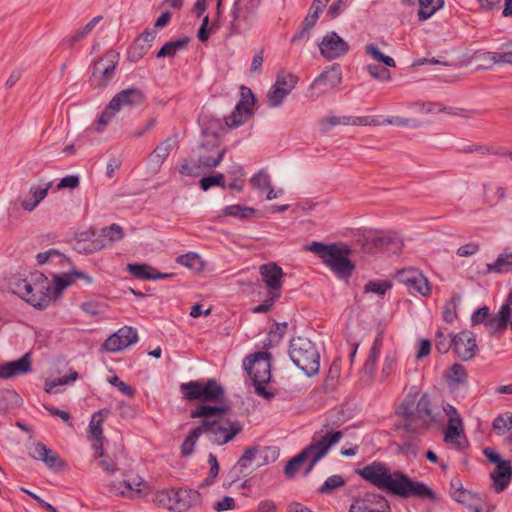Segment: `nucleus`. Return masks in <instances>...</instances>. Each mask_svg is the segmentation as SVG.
I'll return each mask as SVG.
<instances>
[{
    "label": "nucleus",
    "mask_w": 512,
    "mask_h": 512,
    "mask_svg": "<svg viewBox=\"0 0 512 512\" xmlns=\"http://www.w3.org/2000/svg\"><path fill=\"white\" fill-rule=\"evenodd\" d=\"M78 378V373L76 371L71 372L68 376L60 377L58 379L47 380L45 382V391L47 393H58L56 387L66 385L71 381H75Z\"/></svg>",
    "instance_id": "nucleus-42"
},
{
    "label": "nucleus",
    "mask_w": 512,
    "mask_h": 512,
    "mask_svg": "<svg viewBox=\"0 0 512 512\" xmlns=\"http://www.w3.org/2000/svg\"><path fill=\"white\" fill-rule=\"evenodd\" d=\"M366 245L369 248H375L388 254H397L402 250L403 243L395 233L378 232L366 237Z\"/></svg>",
    "instance_id": "nucleus-16"
},
{
    "label": "nucleus",
    "mask_w": 512,
    "mask_h": 512,
    "mask_svg": "<svg viewBox=\"0 0 512 512\" xmlns=\"http://www.w3.org/2000/svg\"><path fill=\"white\" fill-rule=\"evenodd\" d=\"M251 183L254 187L260 190L270 188L271 182L269 175L263 170L259 171L251 178Z\"/></svg>",
    "instance_id": "nucleus-55"
},
{
    "label": "nucleus",
    "mask_w": 512,
    "mask_h": 512,
    "mask_svg": "<svg viewBox=\"0 0 512 512\" xmlns=\"http://www.w3.org/2000/svg\"><path fill=\"white\" fill-rule=\"evenodd\" d=\"M127 270L137 279L150 280L153 268L146 264H128Z\"/></svg>",
    "instance_id": "nucleus-47"
},
{
    "label": "nucleus",
    "mask_w": 512,
    "mask_h": 512,
    "mask_svg": "<svg viewBox=\"0 0 512 512\" xmlns=\"http://www.w3.org/2000/svg\"><path fill=\"white\" fill-rule=\"evenodd\" d=\"M454 351L463 361H469L475 357L478 351L476 338L470 331H462L453 336Z\"/></svg>",
    "instance_id": "nucleus-21"
},
{
    "label": "nucleus",
    "mask_w": 512,
    "mask_h": 512,
    "mask_svg": "<svg viewBox=\"0 0 512 512\" xmlns=\"http://www.w3.org/2000/svg\"><path fill=\"white\" fill-rule=\"evenodd\" d=\"M230 411L227 405L211 406L200 404L191 411V418H202L201 424L194 428L185 438L181 446V454L190 456L194 446L201 435L216 445H223L231 441L242 431L238 421H223L224 415Z\"/></svg>",
    "instance_id": "nucleus-1"
},
{
    "label": "nucleus",
    "mask_w": 512,
    "mask_h": 512,
    "mask_svg": "<svg viewBox=\"0 0 512 512\" xmlns=\"http://www.w3.org/2000/svg\"><path fill=\"white\" fill-rule=\"evenodd\" d=\"M51 451H52V449L47 447L42 442H37V443L33 444L32 448H31V450L29 452V455L33 459L40 460L43 463H45V459L48 458V456L50 455Z\"/></svg>",
    "instance_id": "nucleus-49"
},
{
    "label": "nucleus",
    "mask_w": 512,
    "mask_h": 512,
    "mask_svg": "<svg viewBox=\"0 0 512 512\" xmlns=\"http://www.w3.org/2000/svg\"><path fill=\"white\" fill-rule=\"evenodd\" d=\"M369 75L377 80L388 81L391 78L389 70L376 64L367 65Z\"/></svg>",
    "instance_id": "nucleus-54"
},
{
    "label": "nucleus",
    "mask_w": 512,
    "mask_h": 512,
    "mask_svg": "<svg viewBox=\"0 0 512 512\" xmlns=\"http://www.w3.org/2000/svg\"><path fill=\"white\" fill-rule=\"evenodd\" d=\"M189 42H190L189 37H183V38L177 39L175 41H168L157 52L156 56L158 58L173 57L177 54V52L185 50L187 48Z\"/></svg>",
    "instance_id": "nucleus-29"
},
{
    "label": "nucleus",
    "mask_w": 512,
    "mask_h": 512,
    "mask_svg": "<svg viewBox=\"0 0 512 512\" xmlns=\"http://www.w3.org/2000/svg\"><path fill=\"white\" fill-rule=\"evenodd\" d=\"M268 295H269L268 299H266L262 304L257 305V306L252 308V311L254 313H266V312H268L272 308V306L275 303V301L277 299H279V297H280L279 295H274V294H268Z\"/></svg>",
    "instance_id": "nucleus-62"
},
{
    "label": "nucleus",
    "mask_w": 512,
    "mask_h": 512,
    "mask_svg": "<svg viewBox=\"0 0 512 512\" xmlns=\"http://www.w3.org/2000/svg\"><path fill=\"white\" fill-rule=\"evenodd\" d=\"M2 366L4 372V379L24 375L31 371V358L30 355L26 353L20 359L7 362Z\"/></svg>",
    "instance_id": "nucleus-25"
},
{
    "label": "nucleus",
    "mask_w": 512,
    "mask_h": 512,
    "mask_svg": "<svg viewBox=\"0 0 512 512\" xmlns=\"http://www.w3.org/2000/svg\"><path fill=\"white\" fill-rule=\"evenodd\" d=\"M320 54L327 60L344 56L349 51L348 43L336 32L327 33L319 43Z\"/></svg>",
    "instance_id": "nucleus-15"
},
{
    "label": "nucleus",
    "mask_w": 512,
    "mask_h": 512,
    "mask_svg": "<svg viewBox=\"0 0 512 512\" xmlns=\"http://www.w3.org/2000/svg\"><path fill=\"white\" fill-rule=\"evenodd\" d=\"M72 273L54 276L55 287H52L51 295L57 296L72 283Z\"/></svg>",
    "instance_id": "nucleus-53"
},
{
    "label": "nucleus",
    "mask_w": 512,
    "mask_h": 512,
    "mask_svg": "<svg viewBox=\"0 0 512 512\" xmlns=\"http://www.w3.org/2000/svg\"><path fill=\"white\" fill-rule=\"evenodd\" d=\"M447 378L450 382L463 384L467 381V372L463 365L459 363L453 364L448 371Z\"/></svg>",
    "instance_id": "nucleus-45"
},
{
    "label": "nucleus",
    "mask_w": 512,
    "mask_h": 512,
    "mask_svg": "<svg viewBox=\"0 0 512 512\" xmlns=\"http://www.w3.org/2000/svg\"><path fill=\"white\" fill-rule=\"evenodd\" d=\"M256 213L257 211L255 209L241 205H230L224 209V214L226 216L237 217L240 219H248Z\"/></svg>",
    "instance_id": "nucleus-40"
},
{
    "label": "nucleus",
    "mask_w": 512,
    "mask_h": 512,
    "mask_svg": "<svg viewBox=\"0 0 512 512\" xmlns=\"http://www.w3.org/2000/svg\"><path fill=\"white\" fill-rule=\"evenodd\" d=\"M491 479L493 480V486L497 493L505 490L512 479V466L510 461L506 460L496 465L493 472H491Z\"/></svg>",
    "instance_id": "nucleus-24"
},
{
    "label": "nucleus",
    "mask_w": 512,
    "mask_h": 512,
    "mask_svg": "<svg viewBox=\"0 0 512 512\" xmlns=\"http://www.w3.org/2000/svg\"><path fill=\"white\" fill-rule=\"evenodd\" d=\"M298 82V77L292 73L280 72L276 77L274 85L290 93Z\"/></svg>",
    "instance_id": "nucleus-37"
},
{
    "label": "nucleus",
    "mask_w": 512,
    "mask_h": 512,
    "mask_svg": "<svg viewBox=\"0 0 512 512\" xmlns=\"http://www.w3.org/2000/svg\"><path fill=\"white\" fill-rule=\"evenodd\" d=\"M138 341L136 329L125 326L109 336L103 343V348L108 352H119Z\"/></svg>",
    "instance_id": "nucleus-18"
},
{
    "label": "nucleus",
    "mask_w": 512,
    "mask_h": 512,
    "mask_svg": "<svg viewBox=\"0 0 512 512\" xmlns=\"http://www.w3.org/2000/svg\"><path fill=\"white\" fill-rule=\"evenodd\" d=\"M174 141L167 138L156 146L148 156V165L152 172H158L173 149Z\"/></svg>",
    "instance_id": "nucleus-23"
},
{
    "label": "nucleus",
    "mask_w": 512,
    "mask_h": 512,
    "mask_svg": "<svg viewBox=\"0 0 512 512\" xmlns=\"http://www.w3.org/2000/svg\"><path fill=\"white\" fill-rule=\"evenodd\" d=\"M260 0H235L231 10L229 31L231 35H239L252 28L256 21Z\"/></svg>",
    "instance_id": "nucleus-10"
},
{
    "label": "nucleus",
    "mask_w": 512,
    "mask_h": 512,
    "mask_svg": "<svg viewBox=\"0 0 512 512\" xmlns=\"http://www.w3.org/2000/svg\"><path fill=\"white\" fill-rule=\"evenodd\" d=\"M486 267L489 273L504 274L512 272V253L498 255L496 261L488 263Z\"/></svg>",
    "instance_id": "nucleus-30"
},
{
    "label": "nucleus",
    "mask_w": 512,
    "mask_h": 512,
    "mask_svg": "<svg viewBox=\"0 0 512 512\" xmlns=\"http://www.w3.org/2000/svg\"><path fill=\"white\" fill-rule=\"evenodd\" d=\"M322 133H328L334 126L339 125V117L330 115L322 118L319 122Z\"/></svg>",
    "instance_id": "nucleus-63"
},
{
    "label": "nucleus",
    "mask_w": 512,
    "mask_h": 512,
    "mask_svg": "<svg viewBox=\"0 0 512 512\" xmlns=\"http://www.w3.org/2000/svg\"><path fill=\"white\" fill-rule=\"evenodd\" d=\"M460 301L459 295H454L448 301L443 309V320L447 323H452L457 318L458 302Z\"/></svg>",
    "instance_id": "nucleus-46"
},
{
    "label": "nucleus",
    "mask_w": 512,
    "mask_h": 512,
    "mask_svg": "<svg viewBox=\"0 0 512 512\" xmlns=\"http://www.w3.org/2000/svg\"><path fill=\"white\" fill-rule=\"evenodd\" d=\"M342 80L341 72L337 66H332L324 70L318 77L314 79L310 85V90H314L319 86H329L330 88L336 87Z\"/></svg>",
    "instance_id": "nucleus-26"
},
{
    "label": "nucleus",
    "mask_w": 512,
    "mask_h": 512,
    "mask_svg": "<svg viewBox=\"0 0 512 512\" xmlns=\"http://www.w3.org/2000/svg\"><path fill=\"white\" fill-rule=\"evenodd\" d=\"M390 288L389 284L382 281H370L365 285V291L383 295Z\"/></svg>",
    "instance_id": "nucleus-58"
},
{
    "label": "nucleus",
    "mask_w": 512,
    "mask_h": 512,
    "mask_svg": "<svg viewBox=\"0 0 512 512\" xmlns=\"http://www.w3.org/2000/svg\"><path fill=\"white\" fill-rule=\"evenodd\" d=\"M52 286L32 285L27 280H21L17 284L16 293L25 299L29 304L38 309H45L51 301Z\"/></svg>",
    "instance_id": "nucleus-13"
},
{
    "label": "nucleus",
    "mask_w": 512,
    "mask_h": 512,
    "mask_svg": "<svg viewBox=\"0 0 512 512\" xmlns=\"http://www.w3.org/2000/svg\"><path fill=\"white\" fill-rule=\"evenodd\" d=\"M454 347L453 337L445 336L441 330L435 334V347L440 353H447L451 347Z\"/></svg>",
    "instance_id": "nucleus-48"
},
{
    "label": "nucleus",
    "mask_w": 512,
    "mask_h": 512,
    "mask_svg": "<svg viewBox=\"0 0 512 512\" xmlns=\"http://www.w3.org/2000/svg\"><path fill=\"white\" fill-rule=\"evenodd\" d=\"M51 184L45 186H32L29 195L21 202V206L26 211L34 210L37 205L47 196Z\"/></svg>",
    "instance_id": "nucleus-27"
},
{
    "label": "nucleus",
    "mask_w": 512,
    "mask_h": 512,
    "mask_svg": "<svg viewBox=\"0 0 512 512\" xmlns=\"http://www.w3.org/2000/svg\"><path fill=\"white\" fill-rule=\"evenodd\" d=\"M379 354H380V342H379V340H375L370 349L368 358L366 359L365 364L363 366V374L364 375H367L368 377L373 376V374L375 372L376 362H377V358H378Z\"/></svg>",
    "instance_id": "nucleus-34"
},
{
    "label": "nucleus",
    "mask_w": 512,
    "mask_h": 512,
    "mask_svg": "<svg viewBox=\"0 0 512 512\" xmlns=\"http://www.w3.org/2000/svg\"><path fill=\"white\" fill-rule=\"evenodd\" d=\"M212 186L225 187L224 175L222 173L206 176L200 180V187L203 191H207Z\"/></svg>",
    "instance_id": "nucleus-51"
},
{
    "label": "nucleus",
    "mask_w": 512,
    "mask_h": 512,
    "mask_svg": "<svg viewBox=\"0 0 512 512\" xmlns=\"http://www.w3.org/2000/svg\"><path fill=\"white\" fill-rule=\"evenodd\" d=\"M108 382L117 387L124 395L128 396V397H134L135 395V389L132 388L131 386H129L128 384H126L125 382H123L122 380H120V378L118 376H112L108 379Z\"/></svg>",
    "instance_id": "nucleus-57"
},
{
    "label": "nucleus",
    "mask_w": 512,
    "mask_h": 512,
    "mask_svg": "<svg viewBox=\"0 0 512 512\" xmlns=\"http://www.w3.org/2000/svg\"><path fill=\"white\" fill-rule=\"evenodd\" d=\"M240 96V100L237 102L233 112L225 118V124L230 128L241 126L253 114L252 107L255 104V97L251 89L241 86Z\"/></svg>",
    "instance_id": "nucleus-11"
},
{
    "label": "nucleus",
    "mask_w": 512,
    "mask_h": 512,
    "mask_svg": "<svg viewBox=\"0 0 512 512\" xmlns=\"http://www.w3.org/2000/svg\"><path fill=\"white\" fill-rule=\"evenodd\" d=\"M456 502L466 505L468 502L473 500H481L480 496L476 493H473L467 489H464L463 491L456 494L454 497H452Z\"/></svg>",
    "instance_id": "nucleus-60"
},
{
    "label": "nucleus",
    "mask_w": 512,
    "mask_h": 512,
    "mask_svg": "<svg viewBox=\"0 0 512 512\" xmlns=\"http://www.w3.org/2000/svg\"><path fill=\"white\" fill-rule=\"evenodd\" d=\"M444 441L455 446L457 449H464L467 446L460 417H451L449 419L448 426L444 432Z\"/></svg>",
    "instance_id": "nucleus-22"
},
{
    "label": "nucleus",
    "mask_w": 512,
    "mask_h": 512,
    "mask_svg": "<svg viewBox=\"0 0 512 512\" xmlns=\"http://www.w3.org/2000/svg\"><path fill=\"white\" fill-rule=\"evenodd\" d=\"M346 480L338 474L328 477L324 483L318 488L320 494H330L334 490L344 486Z\"/></svg>",
    "instance_id": "nucleus-39"
},
{
    "label": "nucleus",
    "mask_w": 512,
    "mask_h": 512,
    "mask_svg": "<svg viewBox=\"0 0 512 512\" xmlns=\"http://www.w3.org/2000/svg\"><path fill=\"white\" fill-rule=\"evenodd\" d=\"M279 457V450L276 447H264L258 449V466L275 462Z\"/></svg>",
    "instance_id": "nucleus-44"
},
{
    "label": "nucleus",
    "mask_w": 512,
    "mask_h": 512,
    "mask_svg": "<svg viewBox=\"0 0 512 512\" xmlns=\"http://www.w3.org/2000/svg\"><path fill=\"white\" fill-rule=\"evenodd\" d=\"M357 474L379 490L404 499L419 498L432 502L436 493L425 483L417 481L400 470L391 471L386 463L373 461L357 470Z\"/></svg>",
    "instance_id": "nucleus-2"
},
{
    "label": "nucleus",
    "mask_w": 512,
    "mask_h": 512,
    "mask_svg": "<svg viewBox=\"0 0 512 512\" xmlns=\"http://www.w3.org/2000/svg\"><path fill=\"white\" fill-rule=\"evenodd\" d=\"M365 52L371 56L375 61L384 63L387 67H395L396 63L390 56L384 55L377 45L369 43L365 46Z\"/></svg>",
    "instance_id": "nucleus-38"
},
{
    "label": "nucleus",
    "mask_w": 512,
    "mask_h": 512,
    "mask_svg": "<svg viewBox=\"0 0 512 512\" xmlns=\"http://www.w3.org/2000/svg\"><path fill=\"white\" fill-rule=\"evenodd\" d=\"M348 512H391L387 499L380 494L355 498Z\"/></svg>",
    "instance_id": "nucleus-17"
},
{
    "label": "nucleus",
    "mask_w": 512,
    "mask_h": 512,
    "mask_svg": "<svg viewBox=\"0 0 512 512\" xmlns=\"http://www.w3.org/2000/svg\"><path fill=\"white\" fill-rule=\"evenodd\" d=\"M101 236L103 237L102 247H104L108 244L121 240L123 238V229L117 224H112L111 226L102 229Z\"/></svg>",
    "instance_id": "nucleus-35"
},
{
    "label": "nucleus",
    "mask_w": 512,
    "mask_h": 512,
    "mask_svg": "<svg viewBox=\"0 0 512 512\" xmlns=\"http://www.w3.org/2000/svg\"><path fill=\"white\" fill-rule=\"evenodd\" d=\"M79 184H80V180H79L78 176L68 175L60 180V182L57 185V188L58 189H63V188L74 189V188L78 187Z\"/></svg>",
    "instance_id": "nucleus-64"
},
{
    "label": "nucleus",
    "mask_w": 512,
    "mask_h": 512,
    "mask_svg": "<svg viewBox=\"0 0 512 512\" xmlns=\"http://www.w3.org/2000/svg\"><path fill=\"white\" fill-rule=\"evenodd\" d=\"M342 437V431L330 433L328 429H321L316 432L312 442L298 455L288 461L284 469L286 477L293 478L306 461H309V464L305 468L304 475H308L315 464L326 456L330 447L338 443Z\"/></svg>",
    "instance_id": "nucleus-3"
},
{
    "label": "nucleus",
    "mask_w": 512,
    "mask_h": 512,
    "mask_svg": "<svg viewBox=\"0 0 512 512\" xmlns=\"http://www.w3.org/2000/svg\"><path fill=\"white\" fill-rule=\"evenodd\" d=\"M208 463L210 465L209 476L204 480L202 486L210 485L219 473V464L214 454H209Z\"/></svg>",
    "instance_id": "nucleus-56"
},
{
    "label": "nucleus",
    "mask_w": 512,
    "mask_h": 512,
    "mask_svg": "<svg viewBox=\"0 0 512 512\" xmlns=\"http://www.w3.org/2000/svg\"><path fill=\"white\" fill-rule=\"evenodd\" d=\"M119 60V54L108 51L94 66L90 78L93 87H106L114 77V71Z\"/></svg>",
    "instance_id": "nucleus-12"
},
{
    "label": "nucleus",
    "mask_w": 512,
    "mask_h": 512,
    "mask_svg": "<svg viewBox=\"0 0 512 512\" xmlns=\"http://www.w3.org/2000/svg\"><path fill=\"white\" fill-rule=\"evenodd\" d=\"M183 399L187 401H199L202 404L206 402H219L224 396V388L211 378L206 382L190 381L182 383L179 387Z\"/></svg>",
    "instance_id": "nucleus-8"
},
{
    "label": "nucleus",
    "mask_w": 512,
    "mask_h": 512,
    "mask_svg": "<svg viewBox=\"0 0 512 512\" xmlns=\"http://www.w3.org/2000/svg\"><path fill=\"white\" fill-rule=\"evenodd\" d=\"M101 19V16L94 17L82 29L78 30L74 35L67 38L66 41L70 45H74L78 41L82 40L84 37H86L89 33L92 32V30L95 28V26L99 23Z\"/></svg>",
    "instance_id": "nucleus-41"
},
{
    "label": "nucleus",
    "mask_w": 512,
    "mask_h": 512,
    "mask_svg": "<svg viewBox=\"0 0 512 512\" xmlns=\"http://www.w3.org/2000/svg\"><path fill=\"white\" fill-rule=\"evenodd\" d=\"M308 250L319 256L331 270L341 278H348L354 269V264L348 258L350 249L345 245L312 242Z\"/></svg>",
    "instance_id": "nucleus-4"
},
{
    "label": "nucleus",
    "mask_w": 512,
    "mask_h": 512,
    "mask_svg": "<svg viewBox=\"0 0 512 512\" xmlns=\"http://www.w3.org/2000/svg\"><path fill=\"white\" fill-rule=\"evenodd\" d=\"M253 460L258 461V448L248 447L237 461V464L232 468L231 472L236 475H238V473L243 474V476L248 475V472H245L244 469L248 468Z\"/></svg>",
    "instance_id": "nucleus-31"
},
{
    "label": "nucleus",
    "mask_w": 512,
    "mask_h": 512,
    "mask_svg": "<svg viewBox=\"0 0 512 512\" xmlns=\"http://www.w3.org/2000/svg\"><path fill=\"white\" fill-rule=\"evenodd\" d=\"M288 93H286L283 89L274 85L271 87L269 92L267 93V103L270 108L279 107L283 100L286 98Z\"/></svg>",
    "instance_id": "nucleus-43"
},
{
    "label": "nucleus",
    "mask_w": 512,
    "mask_h": 512,
    "mask_svg": "<svg viewBox=\"0 0 512 512\" xmlns=\"http://www.w3.org/2000/svg\"><path fill=\"white\" fill-rule=\"evenodd\" d=\"M403 414L407 419L419 418L423 423L428 424L434 421L431 410L430 398L427 394H423L417 401L416 407L413 408V401L405 399L401 405Z\"/></svg>",
    "instance_id": "nucleus-19"
},
{
    "label": "nucleus",
    "mask_w": 512,
    "mask_h": 512,
    "mask_svg": "<svg viewBox=\"0 0 512 512\" xmlns=\"http://www.w3.org/2000/svg\"><path fill=\"white\" fill-rule=\"evenodd\" d=\"M244 367L254 384L255 392L265 399L273 398L274 394L264 387L271 379L270 355L266 352L252 354L245 359Z\"/></svg>",
    "instance_id": "nucleus-6"
},
{
    "label": "nucleus",
    "mask_w": 512,
    "mask_h": 512,
    "mask_svg": "<svg viewBox=\"0 0 512 512\" xmlns=\"http://www.w3.org/2000/svg\"><path fill=\"white\" fill-rule=\"evenodd\" d=\"M226 149H216L213 155H200L198 163L200 168H214L217 167L223 160Z\"/></svg>",
    "instance_id": "nucleus-36"
},
{
    "label": "nucleus",
    "mask_w": 512,
    "mask_h": 512,
    "mask_svg": "<svg viewBox=\"0 0 512 512\" xmlns=\"http://www.w3.org/2000/svg\"><path fill=\"white\" fill-rule=\"evenodd\" d=\"M512 428V413L510 415H499L493 421V429L498 434H503Z\"/></svg>",
    "instance_id": "nucleus-52"
},
{
    "label": "nucleus",
    "mask_w": 512,
    "mask_h": 512,
    "mask_svg": "<svg viewBox=\"0 0 512 512\" xmlns=\"http://www.w3.org/2000/svg\"><path fill=\"white\" fill-rule=\"evenodd\" d=\"M479 250H480V246L478 243L470 242V243L460 246L457 249L456 254L459 257H469V256H472V255H475L476 253H478Z\"/></svg>",
    "instance_id": "nucleus-59"
},
{
    "label": "nucleus",
    "mask_w": 512,
    "mask_h": 512,
    "mask_svg": "<svg viewBox=\"0 0 512 512\" xmlns=\"http://www.w3.org/2000/svg\"><path fill=\"white\" fill-rule=\"evenodd\" d=\"M395 278L398 282L406 285L410 293H419L422 296H427L430 293L427 278L415 268L409 267L399 270Z\"/></svg>",
    "instance_id": "nucleus-14"
},
{
    "label": "nucleus",
    "mask_w": 512,
    "mask_h": 512,
    "mask_svg": "<svg viewBox=\"0 0 512 512\" xmlns=\"http://www.w3.org/2000/svg\"><path fill=\"white\" fill-rule=\"evenodd\" d=\"M261 279L264 282L268 294L281 295L282 278L284 272L282 268L274 262L263 264L259 268Z\"/></svg>",
    "instance_id": "nucleus-20"
},
{
    "label": "nucleus",
    "mask_w": 512,
    "mask_h": 512,
    "mask_svg": "<svg viewBox=\"0 0 512 512\" xmlns=\"http://www.w3.org/2000/svg\"><path fill=\"white\" fill-rule=\"evenodd\" d=\"M194 489H163L155 493L154 502L174 512H185L198 502Z\"/></svg>",
    "instance_id": "nucleus-9"
},
{
    "label": "nucleus",
    "mask_w": 512,
    "mask_h": 512,
    "mask_svg": "<svg viewBox=\"0 0 512 512\" xmlns=\"http://www.w3.org/2000/svg\"><path fill=\"white\" fill-rule=\"evenodd\" d=\"M510 317L511 307L508 305H502L497 316L489 319L487 325L495 331L504 330L507 327Z\"/></svg>",
    "instance_id": "nucleus-32"
},
{
    "label": "nucleus",
    "mask_w": 512,
    "mask_h": 512,
    "mask_svg": "<svg viewBox=\"0 0 512 512\" xmlns=\"http://www.w3.org/2000/svg\"><path fill=\"white\" fill-rule=\"evenodd\" d=\"M200 169L198 162L196 164L184 162L179 169V173L184 176L196 177L200 174Z\"/></svg>",
    "instance_id": "nucleus-61"
},
{
    "label": "nucleus",
    "mask_w": 512,
    "mask_h": 512,
    "mask_svg": "<svg viewBox=\"0 0 512 512\" xmlns=\"http://www.w3.org/2000/svg\"><path fill=\"white\" fill-rule=\"evenodd\" d=\"M418 18L420 21L427 20L437 10L443 7L444 0H418Z\"/></svg>",
    "instance_id": "nucleus-33"
},
{
    "label": "nucleus",
    "mask_w": 512,
    "mask_h": 512,
    "mask_svg": "<svg viewBox=\"0 0 512 512\" xmlns=\"http://www.w3.org/2000/svg\"><path fill=\"white\" fill-rule=\"evenodd\" d=\"M288 352L292 362L307 376L311 377L319 372L320 354L316 345L308 338H293Z\"/></svg>",
    "instance_id": "nucleus-5"
},
{
    "label": "nucleus",
    "mask_w": 512,
    "mask_h": 512,
    "mask_svg": "<svg viewBox=\"0 0 512 512\" xmlns=\"http://www.w3.org/2000/svg\"><path fill=\"white\" fill-rule=\"evenodd\" d=\"M145 94L139 88H128L117 93L99 116L95 130L101 131L124 107L140 106L145 102Z\"/></svg>",
    "instance_id": "nucleus-7"
},
{
    "label": "nucleus",
    "mask_w": 512,
    "mask_h": 512,
    "mask_svg": "<svg viewBox=\"0 0 512 512\" xmlns=\"http://www.w3.org/2000/svg\"><path fill=\"white\" fill-rule=\"evenodd\" d=\"M177 263L190 269H199L201 267L200 257L195 253H187L177 257Z\"/></svg>",
    "instance_id": "nucleus-50"
},
{
    "label": "nucleus",
    "mask_w": 512,
    "mask_h": 512,
    "mask_svg": "<svg viewBox=\"0 0 512 512\" xmlns=\"http://www.w3.org/2000/svg\"><path fill=\"white\" fill-rule=\"evenodd\" d=\"M110 414L109 409H102L95 412L89 423V438L100 439L103 438L102 424L104 419Z\"/></svg>",
    "instance_id": "nucleus-28"
}]
</instances>
